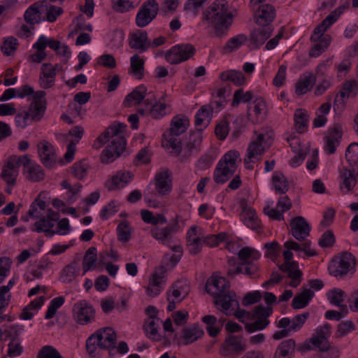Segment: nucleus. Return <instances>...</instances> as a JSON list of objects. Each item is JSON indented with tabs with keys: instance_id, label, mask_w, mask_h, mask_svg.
<instances>
[{
	"instance_id": "nucleus-1",
	"label": "nucleus",
	"mask_w": 358,
	"mask_h": 358,
	"mask_svg": "<svg viewBox=\"0 0 358 358\" xmlns=\"http://www.w3.org/2000/svg\"><path fill=\"white\" fill-rule=\"evenodd\" d=\"M205 20L213 28L216 36H223L232 24L233 15L225 0H216L203 13Z\"/></svg>"
},
{
	"instance_id": "nucleus-2",
	"label": "nucleus",
	"mask_w": 358,
	"mask_h": 358,
	"mask_svg": "<svg viewBox=\"0 0 358 358\" xmlns=\"http://www.w3.org/2000/svg\"><path fill=\"white\" fill-rule=\"evenodd\" d=\"M189 126V119L185 115H176L173 117L169 129L164 134L163 146L172 149L171 153L178 155L181 152V143L176 136L183 134Z\"/></svg>"
},
{
	"instance_id": "nucleus-3",
	"label": "nucleus",
	"mask_w": 358,
	"mask_h": 358,
	"mask_svg": "<svg viewBox=\"0 0 358 358\" xmlns=\"http://www.w3.org/2000/svg\"><path fill=\"white\" fill-rule=\"evenodd\" d=\"M239 157L238 152L230 150L221 158L213 173V180L216 183L223 184L234 175Z\"/></svg>"
},
{
	"instance_id": "nucleus-4",
	"label": "nucleus",
	"mask_w": 358,
	"mask_h": 358,
	"mask_svg": "<svg viewBox=\"0 0 358 358\" xmlns=\"http://www.w3.org/2000/svg\"><path fill=\"white\" fill-rule=\"evenodd\" d=\"M328 270L331 275L337 278H342L348 273L352 274L355 271V258L350 252H343L331 261Z\"/></svg>"
},
{
	"instance_id": "nucleus-5",
	"label": "nucleus",
	"mask_w": 358,
	"mask_h": 358,
	"mask_svg": "<svg viewBox=\"0 0 358 358\" xmlns=\"http://www.w3.org/2000/svg\"><path fill=\"white\" fill-rule=\"evenodd\" d=\"M174 232L175 227L172 224L163 227H154L150 231L152 236L161 244L169 247L174 252H181L180 245H172L175 242Z\"/></svg>"
},
{
	"instance_id": "nucleus-6",
	"label": "nucleus",
	"mask_w": 358,
	"mask_h": 358,
	"mask_svg": "<svg viewBox=\"0 0 358 358\" xmlns=\"http://www.w3.org/2000/svg\"><path fill=\"white\" fill-rule=\"evenodd\" d=\"M159 11L158 3L155 0L144 2L138 11L135 23L138 27L143 28L148 25L157 16Z\"/></svg>"
},
{
	"instance_id": "nucleus-7",
	"label": "nucleus",
	"mask_w": 358,
	"mask_h": 358,
	"mask_svg": "<svg viewBox=\"0 0 358 358\" xmlns=\"http://www.w3.org/2000/svg\"><path fill=\"white\" fill-rule=\"evenodd\" d=\"M246 347L242 337L230 336L222 344L220 355L224 357L234 358L245 351Z\"/></svg>"
},
{
	"instance_id": "nucleus-8",
	"label": "nucleus",
	"mask_w": 358,
	"mask_h": 358,
	"mask_svg": "<svg viewBox=\"0 0 358 358\" xmlns=\"http://www.w3.org/2000/svg\"><path fill=\"white\" fill-rule=\"evenodd\" d=\"M350 7V3L345 2L343 5L338 6L336 9L331 11L322 22L318 24L314 29L313 34L310 37L312 41H317L326 30L330 27L342 15V13Z\"/></svg>"
},
{
	"instance_id": "nucleus-9",
	"label": "nucleus",
	"mask_w": 358,
	"mask_h": 358,
	"mask_svg": "<svg viewBox=\"0 0 358 358\" xmlns=\"http://www.w3.org/2000/svg\"><path fill=\"white\" fill-rule=\"evenodd\" d=\"M189 293V285L186 280L176 282L167 293L169 305L167 310L173 311L176 308V303L181 302Z\"/></svg>"
},
{
	"instance_id": "nucleus-10",
	"label": "nucleus",
	"mask_w": 358,
	"mask_h": 358,
	"mask_svg": "<svg viewBox=\"0 0 358 358\" xmlns=\"http://www.w3.org/2000/svg\"><path fill=\"white\" fill-rule=\"evenodd\" d=\"M195 53V48L190 44H182L173 47L165 55L166 59L171 64H177L192 57Z\"/></svg>"
},
{
	"instance_id": "nucleus-11",
	"label": "nucleus",
	"mask_w": 358,
	"mask_h": 358,
	"mask_svg": "<svg viewBox=\"0 0 358 358\" xmlns=\"http://www.w3.org/2000/svg\"><path fill=\"white\" fill-rule=\"evenodd\" d=\"M271 313L272 308L271 307L257 306L252 315V320L255 318L256 320L252 323H246L245 329L249 333H252L265 329L269 324L268 317Z\"/></svg>"
},
{
	"instance_id": "nucleus-12",
	"label": "nucleus",
	"mask_w": 358,
	"mask_h": 358,
	"mask_svg": "<svg viewBox=\"0 0 358 358\" xmlns=\"http://www.w3.org/2000/svg\"><path fill=\"white\" fill-rule=\"evenodd\" d=\"M126 148V140L123 136H118L113 139L102 152L100 159L103 164L113 162L117 158Z\"/></svg>"
},
{
	"instance_id": "nucleus-13",
	"label": "nucleus",
	"mask_w": 358,
	"mask_h": 358,
	"mask_svg": "<svg viewBox=\"0 0 358 358\" xmlns=\"http://www.w3.org/2000/svg\"><path fill=\"white\" fill-rule=\"evenodd\" d=\"M73 312L77 322L82 325L90 323L94 318V308L85 300L75 303Z\"/></svg>"
},
{
	"instance_id": "nucleus-14",
	"label": "nucleus",
	"mask_w": 358,
	"mask_h": 358,
	"mask_svg": "<svg viewBox=\"0 0 358 358\" xmlns=\"http://www.w3.org/2000/svg\"><path fill=\"white\" fill-rule=\"evenodd\" d=\"M166 269L161 266L155 269L149 280L146 287V293L150 297H155L162 292V285L165 282Z\"/></svg>"
},
{
	"instance_id": "nucleus-15",
	"label": "nucleus",
	"mask_w": 358,
	"mask_h": 358,
	"mask_svg": "<svg viewBox=\"0 0 358 358\" xmlns=\"http://www.w3.org/2000/svg\"><path fill=\"white\" fill-rule=\"evenodd\" d=\"M343 135V129L341 124L336 123L329 128L324 140L325 145L324 150L329 155H332L336 152V148L339 145Z\"/></svg>"
},
{
	"instance_id": "nucleus-16",
	"label": "nucleus",
	"mask_w": 358,
	"mask_h": 358,
	"mask_svg": "<svg viewBox=\"0 0 358 358\" xmlns=\"http://www.w3.org/2000/svg\"><path fill=\"white\" fill-rule=\"evenodd\" d=\"M48 46L51 49L57 48V43L53 41V38H48L45 36H41L37 41L34 44L33 48L37 50L34 54L29 56L32 62L40 63L45 59L47 55L45 52V48Z\"/></svg>"
},
{
	"instance_id": "nucleus-17",
	"label": "nucleus",
	"mask_w": 358,
	"mask_h": 358,
	"mask_svg": "<svg viewBox=\"0 0 358 358\" xmlns=\"http://www.w3.org/2000/svg\"><path fill=\"white\" fill-rule=\"evenodd\" d=\"M216 306H220V310L227 315H231L234 311L238 308L239 303L234 292H227L214 298ZM220 309V308H218Z\"/></svg>"
},
{
	"instance_id": "nucleus-18",
	"label": "nucleus",
	"mask_w": 358,
	"mask_h": 358,
	"mask_svg": "<svg viewBox=\"0 0 358 358\" xmlns=\"http://www.w3.org/2000/svg\"><path fill=\"white\" fill-rule=\"evenodd\" d=\"M255 10V22L263 27H268L275 17V7L269 3L262 4Z\"/></svg>"
},
{
	"instance_id": "nucleus-19",
	"label": "nucleus",
	"mask_w": 358,
	"mask_h": 358,
	"mask_svg": "<svg viewBox=\"0 0 358 358\" xmlns=\"http://www.w3.org/2000/svg\"><path fill=\"white\" fill-rule=\"evenodd\" d=\"M143 104L145 108H139L138 113L141 115H150L155 119H159L164 117L166 114V105L164 103L153 102L152 98H148L144 101Z\"/></svg>"
},
{
	"instance_id": "nucleus-20",
	"label": "nucleus",
	"mask_w": 358,
	"mask_h": 358,
	"mask_svg": "<svg viewBox=\"0 0 358 358\" xmlns=\"http://www.w3.org/2000/svg\"><path fill=\"white\" fill-rule=\"evenodd\" d=\"M229 282L223 277L212 276L206 284V292L213 296H220L228 292Z\"/></svg>"
},
{
	"instance_id": "nucleus-21",
	"label": "nucleus",
	"mask_w": 358,
	"mask_h": 358,
	"mask_svg": "<svg viewBox=\"0 0 358 358\" xmlns=\"http://www.w3.org/2000/svg\"><path fill=\"white\" fill-rule=\"evenodd\" d=\"M292 235L298 241H304L310 234V227L304 217L297 216L290 222Z\"/></svg>"
},
{
	"instance_id": "nucleus-22",
	"label": "nucleus",
	"mask_w": 358,
	"mask_h": 358,
	"mask_svg": "<svg viewBox=\"0 0 358 358\" xmlns=\"http://www.w3.org/2000/svg\"><path fill=\"white\" fill-rule=\"evenodd\" d=\"M129 45L131 49L143 52L149 49L148 32L141 29H136L129 35Z\"/></svg>"
},
{
	"instance_id": "nucleus-23",
	"label": "nucleus",
	"mask_w": 358,
	"mask_h": 358,
	"mask_svg": "<svg viewBox=\"0 0 358 358\" xmlns=\"http://www.w3.org/2000/svg\"><path fill=\"white\" fill-rule=\"evenodd\" d=\"M133 174L129 171H120L106 181L105 187L113 191L125 187L132 179Z\"/></svg>"
},
{
	"instance_id": "nucleus-24",
	"label": "nucleus",
	"mask_w": 358,
	"mask_h": 358,
	"mask_svg": "<svg viewBox=\"0 0 358 358\" xmlns=\"http://www.w3.org/2000/svg\"><path fill=\"white\" fill-rule=\"evenodd\" d=\"M38 152L43 164L51 167L56 162L54 147L47 141H42L38 144Z\"/></svg>"
},
{
	"instance_id": "nucleus-25",
	"label": "nucleus",
	"mask_w": 358,
	"mask_h": 358,
	"mask_svg": "<svg viewBox=\"0 0 358 358\" xmlns=\"http://www.w3.org/2000/svg\"><path fill=\"white\" fill-rule=\"evenodd\" d=\"M266 115V103L262 99H256L253 106L248 108V119L253 124L262 122Z\"/></svg>"
},
{
	"instance_id": "nucleus-26",
	"label": "nucleus",
	"mask_w": 358,
	"mask_h": 358,
	"mask_svg": "<svg viewBox=\"0 0 358 358\" xmlns=\"http://www.w3.org/2000/svg\"><path fill=\"white\" fill-rule=\"evenodd\" d=\"M155 195L166 196L169 194L172 189L171 176L168 171L159 172L155 175Z\"/></svg>"
},
{
	"instance_id": "nucleus-27",
	"label": "nucleus",
	"mask_w": 358,
	"mask_h": 358,
	"mask_svg": "<svg viewBox=\"0 0 358 358\" xmlns=\"http://www.w3.org/2000/svg\"><path fill=\"white\" fill-rule=\"evenodd\" d=\"M56 73L51 63H44L41 67L39 85L43 89H50L55 84Z\"/></svg>"
},
{
	"instance_id": "nucleus-28",
	"label": "nucleus",
	"mask_w": 358,
	"mask_h": 358,
	"mask_svg": "<svg viewBox=\"0 0 358 358\" xmlns=\"http://www.w3.org/2000/svg\"><path fill=\"white\" fill-rule=\"evenodd\" d=\"M264 140V134H260L255 140L250 142L247 150V157L245 159V164L254 162L255 159L258 160V157L263 155L264 152V148L262 145Z\"/></svg>"
},
{
	"instance_id": "nucleus-29",
	"label": "nucleus",
	"mask_w": 358,
	"mask_h": 358,
	"mask_svg": "<svg viewBox=\"0 0 358 358\" xmlns=\"http://www.w3.org/2000/svg\"><path fill=\"white\" fill-rule=\"evenodd\" d=\"M308 316V313H304L296 315L292 320L288 317H283L279 320L277 327L278 328H288L290 332H296L302 327Z\"/></svg>"
},
{
	"instance_id": "nucleus-30",
	"label": "nucleus",
	"mask_w": 358,
	"mask_h": 358,
	"mask_svg": "<svg viewBox=\"0 0 358 358\" xmlns=\"http://www.w3.org/2000/svg\"><path fill=\"white\" fill-rule=\"evenodd\" d=\"M96 333L98 334L101 350H110L115 348L116 334L112 328L101 329L97 330Z\"/></svg>"
},
{
	"instance_id": "nucleus-31",
	"label": "nucleus",
	"mask_w": 358,
	"mask_h": 358,
	"mask_svg": "<svg viewBox=\"0 0 358 358\" xmlns=\"http://www.w3.org/2000/svg\"><path fill=\"white\" fill-rule=\"evenodd\" d=\"M43 1H37L30 6L24 12V19L27 23L33 26L39 23L41 20V15L43 13Z\"/></svg>"
},
{
	"instance_id": "nucleus-32",
	"label": "nucleus",
	"mask_w": 358,
	"mask_h": 358,
	"mask_svg": "<svg viewBox=\"0 0 358 358\" xmlns=\"http://www.w3.org/2000/svg\"><path fill=\"white\" fill-rule=\"evenodd\" d=\"M58 219V213L54 212L51 209H48L47 215H43L40 220L35 223L36 231L37 232L43 231L45 234V230H53L52 228Z\"/></svg>"
},
{
	"instance_id": "nucleus-33",
	"label": "nucleus",
	"mask_w": 358,
	"mask_h": 358,
	"mask_svg": "<svg viewBox=\"0 0 358 358\" xmlns=\"http://www.w3.org/2000/svg\"><path fill=\"white\" fill-rule=\"evenodd\" d=\"M187 248L189 252L196 255L201 250L203 238L197 234V228L192 227L187 234Z\"/></svg>"
},
{
	"instance_id": "nucleus-34",
	"label": "nucleus",
	"mask_w": 358,
	"mask_h": 358,
	"mask_svg": "<svg viewBox=\"0 0 358 358\" xmlns=\"http://www.w3.org/2000/svg\"><path fill=\"white\" fill-rule=\"evenodd\" d=\"M159 322V317H149L143 325L146 336L155 341H160L162 338L161 335L158 333Z\"/></svg>"
},
{
	"instance_id": "nucleus-35",
	"label": "nucleus",
	"mask_w": 358,
	"mask_h": 358,
	"mask_svg": "<svg viewBox=\"0 0 358 358\" xmlns=\"http://www.w3.org/2000/svg\"><path fill=\"white\" fill-rule=\"evenodd\" d=\"M296 343L294 340L288 339L280 343L278 346L273 358H292L295 351Z\"/></svg>"
},
{
	"instance_id": "nucleus-36",
	"label": "nucleus",
	"mask_w": 358,
	"mask_h": 358,
	"mask_svg": "<svg viewBox=\"0 0 358 358\" xmlns=\"http://www.w3.org/2000/svg\"><path fill=\"white\" fill-rule=\"evenodd\" d=\"M271 32L272 29L270 27L255 29L251 33L250 41L255 48H258L270 37Z\"/></svg>"
},
{
	"instance_id": "nucleus-37",
	"label": "nucleus",
	"mask_w": 358,
	"mask_h": 358,
	"mask_svg": "<svg viewBox=\"0 0 358 358\" xmlns=\"http://www.w3.org/2000/svg\"><path fill=\"white\" fill-rule=\"evenodd\" d=\"M147 94V87L140 85L129 93L124 101L125 106L130 107L141 102Z\"/></svg>"
},
{
	"instance_id": "nucleus-38",
	"label": "nucleus",
	"mask_w": 358,
	"mask_h": 358,
	"mask_svg": "<svg viewBox=\"0 0 358 358\" xmlns=\"http://www.w3.org/2000/svg\"><path fill=\"white\" fill-rule=\"evenodd\" d=\"M125 126L122 123L113 124L108 127L106 131L98 137V142L100 143L99 146L106 143L110 138H115L116 137L121 136L120 134L122 131Z\"/></svg>"
},
{
	"instance_id": "nucleus-39",
	"label": "nucleus",
	"mask_w": 358,
	"mask_h": 358,
	"mask_svg": "<svg viewBox=\"0 0 358 358\" xmlns=\"http://www.w3.org/2000/svg\"><path fill=\"white\" fill-rule=\"evenodd\" d=\"M314 296V292L310 289L304 288L301 293L294 296L292 302V306L294 309H300L306 307Z\"/></svg>"
},
{
	"instance_id": "nucleus-40",
	"label": "nucleus",
	"mask_w": 358,
	"mask_h": 358,
	"mask_svg": "<svg viewBox=\"0 0 358 358\" xmlns=\"http://www.w3.org/2000/svg\"><path fill=\"white\" fill-rule=\"evenodd\" d=\"M213 111V106L206 104L201 107L196 115L195 124L199 127L204 124L208 125L211 120Z\"/></svg>"
},
{
	"instance_id": "nucleus-41",
	"label": "nucleus",
	"mask_w": 358,
	"mask_h": 358,
	"mask_svg": "<svg viewBox=\"0 0 358 358\" xmlns=\"http://www.w3.org/2000/svg\"><path fill=\"white\" fill-rule=\"evenodd\" d=\"M220 78L224 82L230 81L238 86L245 84L246 80L245 77L242 72L235 70H229L222 72L220 75Z\"/></svg>"
},
{
	"instance_id": "nucleus-42",
	"label": "nucleus",
	"mask_w": 358,
	"mask_h": 358,
	"mask_svg": "<svg viewBox=\"0 0 358 358\" xmlns=\"http://www.w3.org/2000/svg\"><path fill=\"white\" fill-rule=\"evenodd\" d=\"M18 176V170L14 165L10 164L8 161L3 166L1 176L8 185L14 186L16 182V178Z\"/></svg>"
},
{
	"instance_id": "nucleus-43",
	"label": "nucleus",
	"mask_w": 358,
	"mask_h": 358,
	"mask_svg": "<svg viewBox=\"0 0 358 358\" xmlns=\"http://www.w3.org/2000/svg\"><path fill=\"white\" fill-rule=\"evenodd\" d=\"M242 217L244 223L252 229H257L259 226V220L256 215V212L254 209L250 207H245L243 208Z\"/></svg>"
},
{
	"instance_id": "nucleus-44",
	"label": "nucleus",
	"mask_w": 358,
	"mask_h": 358,
	"mask_svg": "<svg viewBox=\"0 0 358 358\" xmlns=\"http://www.w3.org/2000/svg\"><path fill=\"white\" fill-rule=\"evenodd\" d=\"M314 81L311 74L301 76L296 83L295 93L299 96L306 94L310 90Z\"/></svg>"
},
{
	"instance_id": "nucleus-45",
	"label": "nucleus",
	"mask_w": 358,
	"mask_h": 358,
	"mask_svg": "<svg viewBox=\"0 0 358 358\" xmlns=\"http://www.w3.org/2000/svg\"><path fill=\"white\" fill-rule=\"evenodd\" d=\"M358 95V80H351L345 81L340 91L341 99L354 98Z\"/></svg>"
},
{
	"instance_id": "nucleus-46",
	"label": "nucleus",
	"mask_w": 358,
	"mask_h": 358,
	"mask_svg": "<svg viewBox=\"0 0 358 358\" xmlns=\"http://www.w3.org/2000/svg\"><path fill=\"white\" fill-rule=\"evenodd\" d=\"M272 182L276 192L285 194L289 189V185L287 178L282 173L276 171L272 177Z\"/></svg>"
},
{
	"instance_id": "nucleus-47",
	"label": "nucleus",
	"mask_w": 358,
	"mask_h": 358,
	"mask_svg": "<svg viewBox=\"0 0 358 358\" xmlns=\"http://www.w3.org/2000/svg\"><path fill=\"white\" fill-rule=\"evenodd\" d=\"M315 42H317L315 45L311 48L309 52L310 57H318L327 48L331 42V37L329 35L326 34L322 36Z\"/></svg>"
},
{
	"instance_id": "nucleus-48",
	"label": "nucleus",
	"mask_w": 358,
	"mask_h": 358,
	"mask_svg": "<svg viewBox=\"0 0 358 358\" xmlns=\"http://www.w3.org/2000/svg\"><path fill=\"white\" fill-rule=\"evenodd\" d=\"M344 296L345 292L341 289H334L329 292L328 299L331 303L338 306L343 313H346L348 312L347 306L343 304Z\"/></svg>"
},
{
	"instance_id": "nucleus-49",
	"label": "nucleus",
	"mask_w": 358,
	"mask_h": 358,
	"mask_svg": "<svg viewBox=\"0 0 358 358\" xmlns=\"http://www.w3.org/2000/svg\"><path fill=\"white\" fill-rule=\"evenodd\" d=\"M46 106L45 103L39 101H32L27 113L31 120L39 121L43 116Z\"/></svg>"
},
{
	"instance_id": "nucleus-50",
	"label": "nucleus",
	"mask_w": 358,
	"mask_h": 358,
	"mask_svg": "<svg viewBox=\"0 0 358 358\" xmlns=\"http://www.w3.org/2000/svg\"><path fill=\"white\" fill-rule=\"evenodd\" d=\"M130 61L131 74L136 78L141 79L144 75V60L138 55H134Z\"/></svg>"
},
{
	"instance_id": "nucleus-51",
	"label": "nucleus",
	"mask_w": 358,
	"mask_h": 358,
	"mask_svg": "<svg viewBox=\"0 0 358 358\" xmlns=\"http://www.w3.org/2000/svg\"><path fill=\"white\" fill-rule=\"evenodd\" d=\"M308 115L303 109H297L294 114V122L296 131L299 134L304 133L307 129Z\"/></svg>"
},
{
	"instance_id": "nucleus-52",
	"label": "nucleus",
	"mask_w": 358,
	"mask_h": 358,
	"mask_svg": "<svg viewBox=\"0 0 358 358\" xmlns=\"http://www.w3.org/2000/svg\"><path fill=\"white\" fill-rule=\"evenodd\" d=\"M97 259L96 249L94 247L90 248L86 252L83 257V273H85L87 271L92 268H95L96 265L94 263Z\"/></svg>"
},
{
	"instance_id": "nucleus-53",
	"label": "nucleus",
	"mask_w": 358,
	"mask_h": 358,
	"mask_svg": "<svg viewBox=\"0 0 358 358\" xmlns=\"http://www.w3.org/2000/svg\"><path fill=\"white\" fill-rule=\"evenodd\" d=\"M203 335V330L197 327H192L184 329L182 331V337L184 339V344L188 345L201 338Z\"/></svg>"
},
{
	"instance_id": "nucleus-54",
	"label": "nucleus",
	"mask_w": 358,
	"mask_h": 358,
	"mask_svg": "<svg viewBox=\"0 0 358 358\" xmlns=\"http://www.w3.org/2000/svg\"><path fill=\"white\" fill-rule=\"evenodd\" d=\"M78 268V263L73 262L66 265L62 271L60 275V280L64 283H69L72 282L76 277V270Z\"/></svg>"
},
{
	"instance_id": "nucleus-55",
	"label": "nucleus",
	"mask_w": 358,
	"mask_h": 358,
	"mask_svg": "<svg viewBox=\"0 0 358 358\" xmlns=\"http://www.w3.org/2000/svg\"><path fill=\"white\" fill-rule=\"evenodd\" d=\"M19 45L18 41L14 36L5 38L1 45V50L4 55H13Z\"/></svg>"
},
{
	"instance_id": "nucleus-56",
	"label": "nucleus",
	"mask_w": 358,
	"mask_h": 358,
	"mask_svg": "<svg viewBox=\"0 0 358 358\" xmlns=\"http://www.w3.org/2000/svg\"><path fill=\"white\" fill-rule=\"evenodd\" d=\"M279 268L281 271L287 273L290 278H301L302 275L301 271L299 269L298 263L294 261L285 262Z\"/></svg>"
},
{
	"instance_id": "nucleus-57",
	"label": "nucleus",
	"mask_w": 358,
	"mask_h": 358,
	"mask_svg": "<svg viewBox=\"0 0 358 358\" xmlns=\"http://www.w3.org/2000/svg\"><path fill=\"white\" fill-rule=\"evenodd\" d=\"M70 231L71 227L69 225V220L67 218H63L58 222L55 230H45V236H52L56 234L64 236L68 234Z\"/></svg>"
},
{
	"instance_id": "nucleus-58",
	"label": "nucleus",
	"mask_w": 358,
	"mask_h": 358,
	"mask_svg": "<svg viewBox=\"0 0 358 358\" xmlns=\"http://www.w3.org/2000/svg\"><path fill=\"white\" fill-rule=\"evenodd\" d=\"M246 41L247 36L245 35L239 34L231 38L223 48V50L225 53H230L241 47Z\"/></svg>"
},
{
	"instance_id": "nucleus-59",
	"label": "nucleus",
	"mask_w": 358,
	"mask_h": 358,
	"mask_svg": "<svg viewBox=\"0 0 358 358\" xmlns=\"http://www.w3.org/2000/svg\"><path fill=\"white\" fill-rule=\"evenodd\" d=\"M202 321L207 325L206 329L210 336L215 337L218 334L220 328L217 326L218 321L215 316L205 315Z\"/></svg>"
},
{
	"instance_id": "nucleus-60",
	"label": "nucleus",
	"mask_w": 358,
	"mask_h": 358,
	"mask_svg": "<svg viewBox=\"0 0 358 358\" xmlns=\"http://www.w3.org/2000/svg\"><path fill=\"white\" fill-rule=\"evenodd\" d=\"M141 0H113V9L117 12L124 13L134 7Z\"/></svg>"
},
{
	"instance_id": "nucleus-61",
	"label": "nucleus",
	"mask_w": 358,
	"mask_h": 358,
	"mask_svg": "<svg viewBox=\"0 0 358 358\" xmlns=\"http://www.w3.org/2000/svg\"><path fill=\"white\" fill-rule=\"evenodd\" d=\"M27 178L32 182H39L43 180L45 174L39 165H31L27 167Z\"/></svg>"
},
{
	"instance_id": "nucleus-62",
	"label": "nucleus",
	"mask_w": 358,
	"mask_h": 358,
	"mask_svg": "<svg viewBox=\"0 0 358 358\" xmlns=\"http://www.w3.org/2000/svg\"><path fill=\"white\" fill-rule=\"evenodd\" d=\"M88 169L89 165L85 161L78 162L71 167L73 176L79 180H83L87 176Z\"/></svg>"
},
{
	"instance_id": "nucleus-63",
	"label": "nucleus",
	"mask_w": 358,
	"mask_h": 358,
	"mask_svg": "<svg viewBox=\"0 0 358 358\" xmlns=\"http://www.w3.org/2000/svg\"><path fill=\"white\" fill-rule=\"evenodd\" d=\"M253 98V94L250 91L244 92L243 89H238L234 94L232 106H237L241 102L248 103Z\"/></svg>"
},
{
	"instance_id": "nucleus-64",
	"label": "nucleus",
	"mask_w": 358,
	"mask_h": 358,
	"mask_svg": "<svg viewBox=\"0 0 358 358\" xmlns=\"http://www.w3.org/2000/svg\"><path fill=\"white\" fill-rule=\"evenodd\" d=\"M353 171L348 169H343L341 171V178L343 180V185L348 190L352 189L356 185V179L355 178Z\"/></svg>"
}]
</instances>
